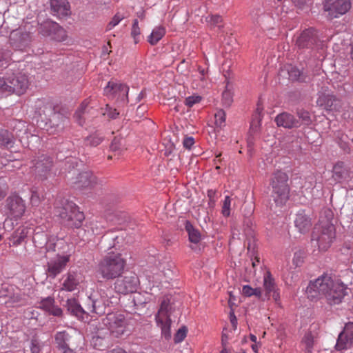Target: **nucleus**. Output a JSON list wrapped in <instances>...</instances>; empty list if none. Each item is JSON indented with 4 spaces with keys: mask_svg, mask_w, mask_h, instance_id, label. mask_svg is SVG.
Here are the masks:
<instances>
[{
    "mask_svg": "<svg viewBox=\"0 0 353 353\" xmlns=\"http://www.w3.org/2000/svg\"><path fill=\"white\" fill-rule=\"evenodd\" d=\"M10 52L9 50H0V66L3 65V62L7 63V60L10 57Z\"/></svg>",
    "mask_w": 353,
    "mask_h": 353,
    "instance_id": "54",
    "label": "nucleus"
},
{
    "mask_svg": "<svg viewBox=\"0 0 353 353\" xmlns=\"http://www.w3.org/2000/svg\"><path fill=\"white\" fill-rule=\"evenodd\" d=\"M121 140L120 139L114 138L112 140V143L110 145L111 150L117 151L118 150H119L120 146L121 145Z\"/></svg>",
    "mask_w": 353,
    "mask_h": 353,
    "instance_id": "57",
    "label": "nucleus"
},
{
    "mask_svg": "<svg viewBox=\"0 0 353 353\" xmlns=\"http://www.w3.org/2000/svg\"><path fill=\"white\" fill-rule=\"evenodd\" d=\"M33 243L36 248L41 249V252H54L56 248L55 239L47 240L44 233H37L33 236Z\"/></svg>",
    "mask_w": 353,
    "mask_h": 353,
    "instance_id": "22",
    "label": "nucleus"
},
{
    "mask_svg": "<svg viewBox=\"0 0 353 353\" xmlns=\"http://www.w3.org/2000/svg\"><path fill=\"white\" fill-rule=\"evenodd\" d=\"M288 182V174L281 170L274 172L270 178L271 197L277 206H283L289 199L290 186Z\"/></svg>",
    "mask_w": 353,
    "mask_h": 353,
    "instance_id": "3",
    "label": "nucleus"
},
{
    "mask_svg": "<svg viewBox=\"0 0 353 353\" xmlns=\"http://www.w3.org/2000/svg\"><path fill=\"white\" fill-rule=\"evenodd\" d=\"M69 338V334L65 331L59 332L56 334L55 341L59 350L68 345L67 342Z\"/></svg>",
    "mask_w": 353,
    "mask_h": 353,
    "instance_id": "38",
    "label": "nucleus"
},
{
    "mask_svg": "<svg viewBox=\"0 0 353 353\" xmlns=\"http://www.w3.org/2000/svg\"><path fill=\"white\" fill-rule=\"evenodd\" d=\"M347 288L338 279L330 274H323L307 287L306 292L311 299L325 297L330 305L341 303L346 295Z\"/></svg>",
    "mask_w": 353,
    "mask_h": 353,
    "instance_id": "1",
    "label": "nucleus"
},
{
    "mask_svg": "<svg viewBox=\"0 0 353 353\" xmlns=\"http://www.w3.org/2000/svg\"><path fill=\"white\" fill-rule=\"evenodd\" d=\"M350 177V168L343 161H337L332 168V178L338 183L348 180Z\"/></svg>",
    "mask_w": 353,
    "mask_h": 353,
    "instance_id": "23",
    "label": "nucleus"
},
{
    "mask_svg": "<svg viewBox=\"0 0 353 353\" xmlns=\"http://www.w3.org/2000/svg\"><path fill=\"white\" fill-rule=\"evenodd\" d=\"M294 225L299 232L305 234L310 231L312 227L310 217L305 214V210H301L296 214Z\"/></svg>",
    "mask_w": 353,
    "mask_h": 353,
    "instance_id": "25",
    "label": "nucleus"
},
{
    "mask_svg": "<svg viewBox=\"0 0 353 353\" xmlns=\"http://www.w3.org/2000/svg\"><path fill=\"white\" fill-rule=\"evenodd\" d=\"M275 122L278 126L288 129L301 126L300 121L288 112H282L278 114L275 118Z\"/></svg>",
    "mask_w": 353,
    "mask_h": 353,
    "instance_id": "26",
    "label": "nucleus"
},
{
    "mask_svg": "<svg viewBox=\"0 0 353 353\" xmlns=\"http://www.w3.org/2000/svg\"><path fill=\"white\" fill-rule=\"evenodd\" d=\"M185 228L188 234L190 241L194 243H199L201 240L200 232L193 227L190 221H186Z\"/></svg>",
    "mask_w": 353,
    "mask_h": 353,
    "instance_id": "35",
    "label": "nucleus"
},
{
    "mask_svg": "<svg viewBox=\"0 0 353 353\" xmlns=\"http://www.w3.org/2000/svg\"><path fill=\"white\" fill-rule=\"evenodd\" d=\"M41 202L39 194L36 190H32L30 196V203L33 206H37Z\"/></svg>",
    "mask_w": 353,
    "mask_h": 353,
    "instance_id": "52",
    "label": "nucleus"
},
{
    "mask_svg": "<svg viewBox=\"0 0 353 353\" xmlns=\"http://www.w3.org/2000/svg\"><path fill=\"white\" fill-rule=\"evenodd\" d=\"M60 351L61 353H76V352L74 350L70 348L68 345L61 349Z\"/></svg>",
    "mask_w": 353,
    "mask_h": 353,
    "instance_id": "60",
    "label": "nucleus"
},
{
    "mask_svg": "<svg viewBox=\"0 0 353 353\" xmlns=\"http://www.w3.org/2000/svg\"><path fill=\"white\" fill-rule=\"evenodd\" d=\"M253 290L254 288H252L250 285H245L242 288V294L245 296L250 297L253 296Z\"/></svg>",
    "mask_w": 353,
    "mask_h": 353,
    "instance_id": "55",
    "label": "nucleus"
},
{
    "mask_svg": "<svg viewBox=\"0 0 353 353\" xmlns=\"http://www.w3.org/2000/svg\"><path fill=\"white\" fill-rule=\"evenodd\" d=\"M65 307L68 312L72 316L77 318H83L85 311L74 298L68 299L66 301Z\"/></svg>",
    "mask_w": 353,
    "mask_h": 353,
    "instance_id": "29",
    "label": "nucleus"
},
{
    "mask_svg": "<svg viewBox=\"0 0 353 353\" xmlns=\"http://www.w3.org/2000/svg\"><path fill=\"white\" fill-rule=\"evenodd\" d=\"M144 96H145V93H144V92H143V91H141V92L139 94V95H138V97H137V101H141V100L144 97Z\"/></svg>",
    "mask_w": 353,
    "mask_h": 353,
    "instance_id": "64",
    "label": "nucleus"
},
{
    "mask_svg": "<svg viewBox=\"0 0 353 353\" xmlns=\"http://www.w3.org/2000/svg\"><path fill=\"white\" fill-rule=\"evenodd\" d=\"M26 236V232L25 228H18L11 235L10 241L14 245H18L21 243Z\"/></svg>",
    "mask_w": 353,
    "mask_h": 353,
    "instance_id": "37",
    "label": "nucleus"
},
{
    "mask_svg": "<svg viewBox=\"0 0 353 353\" xmlns=\"http://www.w3.org/2000/svg\"><path fill=\"white\" fill-rule=\"evenodd\" d=\"M253 291H254L253 295H254L255 296H256L258 298H260L261 296L262 291L260 288H254Z\"/></svg>",
    "mask_w": 353,
    "mask_h": 353,
    "instance_id": "62",
    "label": "nucleus"
},
{
    "mask_svg": "<svg viewBox=\"0 0 353 353\" xmlns=\"http://www.w3.org/2000/svg\"><path fill=\"white\" fill-rule=\"evenodd\" d=\"M349 54L351 59L353 61V37L348 47Z\"/></svg>",
    "mask_w": 353,
    "mask_h": 353,
    "instance_id": "63",
    "label": "nucleus"
},
{
    "mask_svg": "<svg viewBox=\"0 0 353 353\" xmlns=\"http://www.w3.org/2000/svg\"><path fill=\"white\" fill-rule=\"evenodd\" d=\"M111 303L108 299V295L104 292H100L88 296L85 307L89 312L103 315L106 312V307H109Z\"/></svg>",
    "mask_w": 353,
    "mask_h": 353,
    "instance_id": "12",
    "label": "nucleus"
},
{
    "mask_svg": "<svg viewBox=\"0 0 353 353\" xmlns=\"http://www.w3.org/2000/svg\"><path fill=\"white\" fill-rule=\"evenodd\" d=\"M44 108L43 114L50 117L49 120L53 125L63 128L68 121V112L65 109L61 108L57 110L50 103H47Z\"/></svg>",
    "mask_w": 353,
    "mask_h": 353,
    "instance_id": "19",
    "label": "nucleus"
},
{
    "mask_svg": "<svg viewBox=\"0 0 353 353\" xmlns=\"http://www.w3.org/2000/svg\"><path fill=\"white\" fill-rule=\"evenodd\" d=\"M68 178L79 188L92 186L96 183L95 176L88 170L80 172L79 170L73 169L68 172Z\"/></svg>",
    "mask_w": 353,
    "mask_h": 353,
    "instance_id": "15",
    "label": "nucleus"
},
{
    "mask_svg": "<svg viewBox=\"0 0 353 353\" xmlns=\"http://www.w3.org/2000/svg\"><path fill=\"white\" fill-rule=\"evenodd\" d=\"M79 284V276L75 272H68L62 277L60 290L66 292H73L77 290Z\"/></svg>",
    "mask_w": 353,
    "mask_h": 353,
    "instance_id": "24",
    "label": "nucleus"
},
{
    "mask_svg": "<svg viewBox=\"0 0 353 353\" xmlns=\"http://www.w3.org/2000/svg\"><path fill=\"white\" fill-rule=\"evenodd\" d=\"M289 77L292 81H297L300 82H306L309 79L307 75L296 67L291 66L288 69Z\"/></svg>",
    "mask_w": 353,
    "mask_h": 353,
    "instance_id": "33",
    "label": "nucleus"
},
{
    "mask_svg": "<svg viewBox=\"0 0 353 353\" xmlns=\"http://www.w3.org/2000/svg\"><path fill=\"white\" fill-rule=\"evenodd\" d=\"M297 114L305 124L309 125L311 123V118L310 113L307 111L301 110L298 111Z\"/></svg>",
    "mask_w": 353,
    "mask_h": 353,
    "instance_id": "50",
    "label": "nucleus"
},
{
    "mask_svg": "<svg viewBox=\"0 0 353 353\" xmlns=\"http://www.w3.org/2000/svg\"><path fill=\"white\" fill-rule=\"evenodd\" d=\"M302 343L305 345V351L307 353L311 352L314 345V336L311 332L305 334Z\"/></svg>",
    "mask_w": 353,
    "mask_h": 353,
    "instance_id": "40",
    "label": "nucleus"
},
{
    "mask_svg": "<svg viewBox=\"0 0 353 353\" xmlns=\"http://www.w3.org/2000/svg\"><path fill=\"white\" fill-rule=\"evenodd\" d=\"M129 92V88L128 85L110 81L108 85L104 88V93L108 97H117L122 101L128 102V95Z\"/></svg>",
    "mask_w": 353,
    "mask_h": 353,
    "instance_id": "20",
    "label": "nucleus"
},
{
    "mask_svg": "<svg viewBox=\"0 0 353 353\" xmlns=\"http://www.w3.org/2000/svg\"><path fill=\"white\" fill-rule=\"evenodd\" d=\"M103 141V136L99 132H94L85 138L84 145L86 146L96 147Z\"/></svg>",
    "mask_w": 353,
    "mask_h": 353,
    "instance_id": "36",
    "label": "nucleus"
},
{
    "mask_svg": "<svg viewBox=\"0 0 353 353\" xmlns=\"http://www.w3.org/2000/svg\"><path fill=\"white\" fill-rule=\"evenodd\" d=\"M165 29L163 26L155 27L148 37V41L152 46L156 45L165 35Z\"/></svg>",
    "mask_w": 353,
    "mask_h": 353,
    "instance_id": "32",
    "label": "nucleus"
},
{
    "mask_svg": "<svg viewBox=\"0 0 353 353\" xmlns=\"http://www.w3.org/2000/svg\"><path fill=\"white\" fill-rule=\"evenodd\" d=\"M222 101L225 106H230L232 102V93L228 88V85L226 86L225 90L222 94Z\"/></svg>",
    "mask_w": 353,
    "mask_h": 353,
    "instance_id": "44",
    "label": "nucleus"
},
{
    "mask_svg": "<svg viewBox=\"0 0 353 353\" xmlns=\"http://www.w3.org/2000/svg\"><path fill=\"white\" fill-rule=\"evenodd\" d=\"M50 7L54 15L67 16L70 12V5L67 0H50Z\"/></svg>",
    "mask_w": 353,
    "mask_h": 353,
    "instance_id": "28",
    "label": "nucleus"
},
{
    "mask_svg": "<svg viewBox=\"0 0 353 353\" xmlns=\"http://www.w3.org/2000/svg\"><path fill=\"white\" fill-rule=\"evenodd\" d=\"M8 186L4 179H0V201L7 194Z\"/></svg>",
    "mask_w": 353,
    "mask_h": 353,
    "instance_id": "51",
    "label": "nucleus"
},
{
    "mask_svg": "<svg viewBox=\"0 0 353 353\" xmlns=\"http://www.w3.org/2000/svg\"><path fill=\"white\" fill-rule=\"evenodd\" d=\"M30 171L40 180L47 179L51 173L53 166L52 158L48 154H38L32 160Z\"/></svg>",
    "mask_w": 353,
    "mask_h": 353,
    "instance_id": "9",
    "label": "nucleus"
},
{
    "mask_svg": "<svg viewBox=\"0 0 353 353\" xmlns=\"http://www.w3.org/2000/svg\"><path fill=\"white\" fill-rule=\"evenodd\" d=\"M39 307L54 316L59 317L63 314L62 309L55 305L54 299L52 296H48L41 299L39 303Z\"/></svg>",
    "mask_w": 353,
    "mask_h": 353,
    "instance_id": "27",
    "label": "nucleus"
},
{
    "mask_svg": "<svg viewBox=\"0 0 353 353\" xmlns=\"http://www.w3.org/2000/svg\"><path fill=\"white\" fill-rule=\"evenodd\" d=\"M206 21L211 26H217L219 28L222 27V26H221L222 18L219 15L209 16L206 18Z\"/></svg>",
    "mask_w": 353,
    "mask_h": 353,
    "instance_id": "46",
    "label": "nucleus"
},
{
    "mask_svg": "<svg viewBox=\"0 0 353 353\" xmlns=\"http://www.w3.org/2000/svg\"><path fill=\"white\" fill-rule=\"evenodd\" d=\"M126 264L120 253H108L99 262L96 273L104 280L114 279L123 273Z\"/></svg>",
    "mask_w": 353,
    "mask_h": 353,
    "instance_id": "2",
    "label": "nucleus"
},
{
    "mask_svg": "<svg viewBox=\"0 0 353 353\" xmlns=\"http://www.w3.org/2000/svg\"><path fill=\"white\" fill-rule=\"evenodd\" d=\"M29 85L28 77L22 73L11 74L6 78L0 77V93L18 95L26 92Z\"/></svg>",
    "mask_w": 353,
    "mask_h": 353,
    "instance_id": "5",
    "label": "nucleus"
},
{
    "mask_svg": "<svg viewBox=\"0 0 353 353\" xmlns=\"http://www.w3.org/2000/svg\"><path fill=\"white\" fill-rule=\"evenodd\" d=\"M26 208L25 201L18 194H12L6 200L7 214L11 219H20L25 213Z\"/></svg>",
    "mask_w": 353,
    "mask_h": 353,
    "instance_id": "14",
    "label": "nucleus"
},
{
    "mask_svg": "<svg viewBox=\"0 0 353 353\" xmlns=\"http://www.w3.org/2000/svg\"><path fill=\"white\" fill-rule=\"evenodd\" d=\"M230 323L233 327V328L235 330L237 327V319L235 316V315L232 313L230 314Z\"/></svg>",
    "mask_w": 353,
    "mask_h": 353,
    "instance_id": "58",
    "label": "nucleus"
},
{
    "mask_svg": "<svg viewBox=\"0 0 353 353\" xmlns=\"http://www.w3.org/2000/svg\"><path fill=\"white\" fill-rule=\"evenodd\" d=\"M335 239V228L327 223L321 227H316L312 236V241L316 243L319 250L326 251Z\"/></svg>",
    "mask_w": 353,
    "mask_h": 353,
    "instance_id": "6",
    "label": "nucleus"
},
{
    "mask_svg": "<svg viewBox=\"0 0 353 353\" xmlns=\"http://www.w3.org/2000/svg\"><path fill=\"white\" fill-rule=\"evenodd\" d=\"M108 353H128V352L121 347H117V348L111 350Z\"/></svg>",
    "mask_w": 353,
    "mask_h": 353,
    "instance_id": "61",
    "label": "nucleus"
},
{
    "mask_svg": "<svg viewBox=\"0 0 353 353\" xmlns=\"http://www.w3.org/2000/svg\"><path fill=\"white\" fill-rule=\"evenodd\" d=\"M194 143V139L192 137H186L183 141V147L190 150Z\"/></svg>",
    "mask_w": 353,
    "mask_h": 353,
    "instance_id": "56",
    "label": "nucleus"
},
{
    "mask_svg": "<svg viewBox=\"0 0 353 353\" xmlns=\"http://www.w3.org/2000/svg\"><path fill=\"white\" fill-rule=\"evenodd\" d=\"M336 98L334 95L320 94L316 100V103L319 106L323 108L325 110H330L332 109Z\"/></svg>",
    "mask_w": 353,
    "mask_h": 353,
    "instance_id": "31",
    "label": "nucleus"
},
{
    "mask_svg": "<svg viewBox=\"0 0 353 353\" xmlns=\"http://www.w3.org/2000/svg\"><path fill=\"white\" fill-rule=\"evenodd\" d=\"M171 305L168 298H163L160 308L155 315V320L157 325L161 330V334L165 339L171 337L170 326L172 321L170 319Z\"/></svg>",
    "mask_w": 353,
    "mask_h": 353,
    "instance_id": "8",
    "label": "nucleus"
},
{
    "mask_svg": "<svg viewBox=\"0 0 353 353\" xmlns=\"http://www.w3.org/2000/svg\"><path fill=\"white\" fill-rule=\"evenodd\" d=\"M125 16L123 14L121 13H117L112 20L110 21V23L108 25V29L111 30L114 27H115L117 25H118L121 20H123Z\"/></svg>",
    "mask_w": 353,
    "mask_h": 353,
    "instance_id": "48",
    "label": "nucleus"
},
{
    "mask_svg": "<svg viewBox=\"0 0 353 353\" xmlns=\"http://www.w3.org/2000/svg\"><path fill=\"white\" fill-rule=\"evenodd\" d=\"M141 30L139 26V21L134 19L131 30V36L134 39V43H138L140 41Z\"/></svg>",
    "mask_w": 353,
    "mask_h": 353,
    "instance_id": "42",
    "label": "nucleus"
},
{
    "mask_svg": "<svg viewBox=\"0 0 353 353\" xmlns=\"http://www.w3.org/2000/svg\"><path fill=\"white\" fill-rule=\"evenodd\" d=\"M318 41L317 32L313 28L304 30L297 37L296 46L299 50L313 49Z\"/></svg>",
    "mask_w": 353,
    "mask_h": 353,
    "instance_id": "16",
    "label": "nucleus"
},
{
    "mask_svg": "<svg viewBox=\"0 0 353 353\" xmlns=\"http://www.w3.org/2000/svg\"><path fill=\"white\" fill-rule=\"evenodd\" d=\"M201 99L202 98L201 96L198 94H194L185 98L184 103L188 108H192L194 105L200 103Z\"/></svg>",
    "mask_w": 353,
    "mask_h": 353,
    "instance_id": "45",
    "label": "nucleus"
},
{
    "mask_svg": "<svg viewBox=\"0 0 353 353\" xmlns=\"http://www.w3.org/2000/svg\"><path fill=\"white\" fill-rule=\"evenodd\" d=\"M139 285V280L137 275L134 272H130L123 276L117 277L114 286L116 292L127 294L136 292Z\"/></svg>",
    "mask_w": 353,
    "mask_h": 353,
    "instance_id": "13",
    "label": "nucleus"
},
{
    "mask_svg": "<svg viewBox=\"0 0 353 353\" xmlns=\"http://www.w3.org/2000/svg\"><path fill=\"white\" fill-rule=\"evenodd\" d=\"M263 288L267 294L277 289L274 278L270 272H267L263 276Z\"/></svg>",
    "mask_w": 353,
    "mask_h": 353,
    "instance_id": "34",
    "label": "nucleus"
},
{
    "mask_svg": "<svg viewBox=\"0 0 353 353\" xmlns=\"http://www.w3.org/2000/svg\"><path fill=\"white\" fill-rule=\"evenodd\" d=\"M231 199L229 196H225L223 202L222 214L224 216H229L230 214Z\"/></svg>",
    "mask_w": 353,
    "mask_h": 353,
    "instance_id": "47",
    "label": "nucleus"
},
{
    "mask_svg": "<svg viewBox=\"0 0 353 353\" xmlns=\"http://www.w3.org/2000/svg\"><path fill=\"white\" fill-rule=\"evenodd\" d=\"M352 347H353V322H348L345 323L338 336L335 349L343 351Z\"/></svg>",
    "mask_w": 353,
    "mask_h": 353,
    "instance_id": "18",
    "label": "nucleus"
},
{
    "mask_svg": "<svg viewBox=\"0 0 353 353\" xmlns=\"http://www.w3.org/2000/svg\"><path fill=\"white\" fill-rule=\"evenodd\" d=\"M14 137L7 130H0V145L3 146H8L13 143Z\"/></svg>",
    "mask_w": 353,
    "mask_h": 353,
    "instance_id": "39",
    "label": "nucleus"
},
{
    "mask_svg": "<svg viewBox=\"0 0 353 353\" xmlns=\"http://www.w3.org/2000/svg\"><path fill=\"white\" fill-rule=\"evenodd\" d=\"M105 114H107L108 117L111 119H116L119 114V112L115 109L112 108L108 105H106Z\"/></svg>",
    "mask_w": 353,
    "mask_h": 353,
    "instance_id": "53",
    "label": "nucleus"
},
{
    "mask_svg": "<svg viewBox=\"0 0 353 353\" xmlns=\"http://www.w3.org/2000/svg\"><path fill=\"white\" fill-rule=\"evenodd\" d=\"M39 32L43 36H49L58 41H64L66 38L65 30L58 23L52 21H46L41 24Z\"/></svg>",
    "mask_w": 353,
    "mask_h": 353,
    "instance_id": "17",
    "label": "nucleus"
},
{
    "mask_svg": "<svg viewBox=\"0 0 353 353\" xmlns=\"http://www.w3.org/2000/svg\"><path fill=\"white\" fill-rule=\"evenodd\" d=\"M305 257V253L303 250H299L295 252L292 259L293 265H294L295 267L301 266L304 263Z\"/></svg>",
    "mask_w": 353,
    "mask_h": 353,
    "instance_id": "41",
    "label": "nucleus"
},
{
    "mask_svg": "<svg viewBox=\"0 0 353 353\" xmlns=\"http://www.w3.org/2000/svg\"><path fill=\"white\" fill-rule=\"evenodd\" d=\"M88 102L85 100L80 105V107L75 112L74 117L77 122L80 125H83L85 120L88 119V114L90 111H93V109L88 110Z\"/></svg>",
    "mask_w": 353,
    "mask_h": 353,
    "instance_id": "30",
    "label": "nucleus"
},
{
    "mask_svg": "<svg viewBox=\"0 0 353 353\" xmlns=\"http://www.w3.org/2000/svg\"><path fill=\"white\" fill-rule=\"evenodd\" d=\"M32 26L27 24L11 32L10 43L13 48L23 50L29 46L32 41Z\"/></svg>",
    "mask_w": 353,
    "mask_h": 353,
    "instance_id": "10",
    "label": "nucleus"
},
{
    "mask_svg": "<svg viewBox=\"0 0 353 353\" xmlns=\"http://www.w3.org/2000/svg\"><path fill=\"white\" fill-rule=\"evenodd\" d=\"M188 329L186 327L183 326L179 329L174 335V342L175 343H181L185 338L187 334Z\"/></svg>",
    "mask_w": 353,
    "mask_h": 353,
    "instance_id": "49",
    "label": "nucleus"
},
{
    "mask_svg": "<svg viewBox=\"0 0 353 353\" xmlns=\"http://www.w3.org/2000/svg\"><path fill=\"white\" fill-rule=\"evenodd\" d=\"M103 323L107 327L110 334L119 338L126 332L128 321L125 316L119 312L108 313L103 319Z\"/></svg>",
    "mask_w": 353,
    "mask_h": 353,
    "instance_id": "7",
    "label": "nucleus"
},
{
    "mask_svg": "<svg viewBox=\"0 0 353 353\" xmlns=\"http://www.w3.org/2000/svg\"><path fill=\"white\" fill-rule=\"evenodd\" d=\"M350 8V0H324L323 2V10L330 20L340 17L347 13Z\"/></svg>",
    "mask_w": 353,
    "mask_h": 353,
    "instance_id": "11",
    "label": "nucleus"
},
{
    "mask_svg": "<svg viewBox=\"0 0 353 353\" xmlns=\"http://www.w3.org/2000/svg\"><path fill=\"white\" fill-rule=\"evenodd\" d=\"M214 123L216 127L221 128L225 125V113L223 110H219L214 114Z\"/></svg>",
    "mask_w": 353,
    "mask_h": 353,
    "instance_id": "43",
    "label": "nucleus"
},
{
    "mask_svg": "<svg viewBox=\"0 0 353 353\" xmlns=\"http://www.w3.org/2000/svg\"><path fill=\"white\" fill-rule=\"evenodd\" d=\"M272 298L275 301L276 303H279L280 301V294L278 292V290H275L274 291L272 292Z\"/></svg>",
    "mask_w": 353,
    "mask_h": 353,
    "instance_id": "59",
    "label": "nucleus"
},
{
    "mask_svg": "<svg viewBox=\"0 0 353 353\" xmlns=\"http://www.w3.org/2000/svg\"><path fill=\"white\" fill-rule=\"evenodd\" d=\"M56 214L63 225L70 228H79L84 220V214L72 201H65L61 206L56 207Z\"/></svg>",
    "mask_w": 353,
    "mask_h": 353,
    "instance_id": "4",
    "label": "nucleus"
},
{
    "mask_svg": "<svg viewBox=\"0 0 353 353\" xmlns=\"http://www.w3.org/2000/svg\"><path fill=\"white\" fill-rule=\"evenodd\" d=\"M70 260L69 256L57 255L47 263L46 274L48 276L54 279L63 272Z\"/></svg>",
    "mask_w": 353,
    "mask_h": 353,
    "instance_id": "21",
    "label": "nucleus"
}]
</instances>
